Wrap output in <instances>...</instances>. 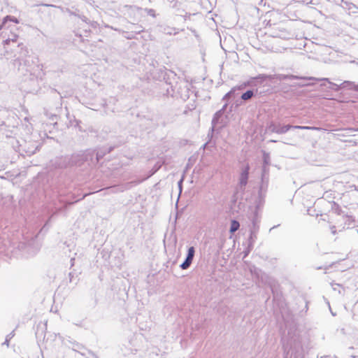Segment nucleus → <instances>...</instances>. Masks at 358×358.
<instances>
[{"label": "nucleus", "mask_w": 358, "mask_h": 358, "mask_svg": "<svg viewBox=\"0 0 358 358\" xmlns=\"http://www.w3.org/2000/svg\"><path fill=\"white\" fill-rule=\"evenodd\" d=\"M84 161V155L82 153H76L71 157L65 156L56 158L55 160L56 168H65L68 166L79 165Z\"/></svg>", "instance_id": "obj_1"}, {"label": "nucleus", "mask_w": 358, "mask_h": 358, "mask_svg": "<svg viewBox=\"0 0 358 358\" xmlns=\"http://www.w3.org/2000/svg\"><path fill=\"white\" fill-rule=\"evenodd\" d=\"M316 80L327 81L330 85L329 88L334 91H336V92L340 90L341 89H343V88H348L350 90H358V86L356 85L354 82H351V81H344L341 85H337L336 83H331L329 80V78H321V79L316 78Z\"/></svg>", "instance_id": "obj_2"}, {"label": "nucleus", "mask_w": 358, "mask_h": 358, "mask_svg": "<svg viewBox=\"0 0 358 358\" xmlns=\"http://www.w3.org/2000/svg\"><path fill=\"white\" fill-rule=\"evenodd\" d=\"M141 182V181H132L129 182H127L122 185L119 186H113L110 187L106 189V191L108 192V193H118V192H122L125 190L131 189L133 186H135Z\"/></svg>", "instance_id": "obj_3"}, {"label": "nucleus", "mask_w": 358, "mask_h": 358, "mask_svg": "<svg viewBox=\"0 0 358 358\" xmlns=\"http://www.w3.org/2000/svg\"><path fill=\"white\" fill-rule=\"evenodd\" d=\"M249 170L250 166L248 164H246V166H245L242 169L241 172L240 173L238 186L239 188L243 191L245 189V187L248 183L249 177Z\"/></svg>", "instance_id": "obj_4"}, {"label": "nucleus", "mask_w": 358, "mask_h": 358, "mask_svg": "<svg viewBox=\"0 0 358 358\" xmlns=\"http://www.w3.org/2000/svg\"><path fill=\"white\" fill-rule=\"evenodd\" d=\"M269 130L272 132L278 134H283L287 133L289 129H293V126L287 124L282 126L280 124H277L275 123H272L270 124L268 127Z\"/></svg>", "instance_id": "obj_5"}, {"label": "nucleus", "mask_w": 358, "mask_h": 358, "mask_svg": "<svg viewBox=\"0 0 358 358\" xmlns=\"http://www.w3.org/2000/svg\"><path fill=\"white\" fill-rule=\"evenodd\" d=\"M194 253H195L194 248V247L189 248L187 257H186L185 261L180 266V267L182 270L187 269L190 266V265L193 261L194 257Z\"/></svg>", "instance_id": "obj_6"}, {"label": "nucleus", "mask_w": 358, "mask_h": 358, "mask_svg": "<svg viewBox=\"0 0 358 358\" xmlns=\"http://www.w3.org/2000/svg\"><path fill=\"white\" fill-rule=\"evenodd\" d=\"M21 146L27 155H32L38 150L39 143L38 142H25V143Z\"/></svg>", "instance_id": "obj_7"}, {"label": "nucleus", "mask_w": 358, "mask_h": 358, "mask_svg": "<svg viewBox=\"0 0 358 358\" xmlns=\"http://www.w3.org/2000/svg\"><path fill=\"white\" fill-rule=\"evenodd\" d=\"M18 48L20 49V55L15 59V62H18L19 65H22V62L24 65L27 64L26 57L28 56V50L24 47L22 44L18 45Z\"/></svg>", "instance_id": "obj_8"}, {"label": "nucleus", "mask_w": 358, "mask_h": 358, "mask_svg": "<svg viewBox=\"0 0 358 358\" xmlns=\"http://www.w3.org/2000/svg\"><path fill=\"white\" fill-rule=\"evenodd\" d=\"M278 80H292V79H302V80H316V78L314 77H299L294 75H284L280 74L277 76Z\"/></svg>", "instance_id": "obj_9"}, {"label": "nucleus", "mask_w": 358, "mask_h": 358, "mask_svg": "<svg viewBox=\"0 0 358 358\" xmlns=\"http://www.w3.org/2000/svg\"><path fill=\"white\" fill-rule=\"evenodd\" d=\"M258 231L255 230H250V238H249V245L248 248H252L253 244L255 243L257 238Z\"/></svg>", "instance_id": "obj_10"}, {"label": "nucleus", "mask_w": 358, "mask_h": 358, "mask_svg": "<svg viewBox=\"0 0 358 358\" xmlns=\"http://www.w3.org/2000/svg\"><path fill=\"white\" fill-rule=\"evenodd\" d=\"M259 220H258L257 212H255L254 217L252 220V227H250V230H255L256 231H259Z\"/></svg>", "instance_id": "obj_11"}, {"label": "nucleus", "mask_w": 358, "mask_h": 358, "mask_svg": "<svg viewBox=\"0 0 358 358\" xmlns=\"http://www.w3.org/2000/svg\"><path fill=\"white\" fill-rule=\"evenodd\" d=\"M242 89L241 87H233L229 92H227L223 97V100L226 101L230 98H232V97H235V94H236V91L237 90H241Z\"/></svg>", "instance_id": "obj_12"}, {"label": "nucleus", "mask_w": 358, "mask_h": 358, "mask_svg": "<svg viewBox=\"0 0 358 358\" xmlns=\"http://www.w3.org/2000/svg\"><path fill=\"white\" fill-rule=\"evenodd\" d=\"M11 21L15 24H18L19 23V20L15 17H13V16H10V15H7L4 18H3V20L2 22V23L0 24V30L2 29V27L4 26L5 23L7 22V21Z\"/></svg>", "instance_id": "obj_13"}, {"label": "nucleus", "mask_w": 358, "mask_h": 358, "mask_svg": "<svg viewBox=\"0 0 358 358\" xmlns=\"http://www.w3.org/2000/svg\"><path fill=\"white\" fill-rule=\"evenodd\" d=\"M239 227H240L239 222L238 221L234 220L231 222V226H230L229 231L231 234H234V232H236L239 229Z\"/></svg>", "instance_id": "obj_14"}, {"label": "nucleus", "mask_w": 358, "mask_h": 358, "mask_svg": "<svg viewBox=\"0 0 358 358\" xmlns=\"http://www.w3.org/2000/svg\"><path fill=\"white\" fill-rule=\"evenodd\" d=\"M293 129H303V130H315V131H319V130L322 129L320 127H309V126H293Z\"/></svg>", "instance_id": "obj_15"}, {"label": "nucleus", "mask_w": 358, "mask_h": 358, "mask_svg": "<svg viewBox=\"0 0 358 358\" xmlns=\"http://www.w3.org/2000/svg\"><path fill=\"white\" fill-rule=\"evenodd\" d=\"M18 38V35L16 34H11V36H8L7 38H6L3 42L5 44L8 45L10 42H16Z\"/></svg>", "instance_id": "obj_16"}, {"label": "nucleus", "mask_w": 358, "mask_h": 358, "mask_svg": "<svg viewBox=\"0 0 358 358\" xmlns=\"http://www.w3.org/2000/svg\"><path fill=\"white\" fill-rule=\"evenodd\" d=\"M254 96V92L252 90H248L241 95V99L247 101L250 99Z\"/></svg>", "instance_id": "obj_17"}, {"label": "nucleus", "mask_w": 358, "mask_h": 358, "mask_svg": "<svg viewBox=\"0 0 358 358\" xmlns=\"http://www.w3.org/2000/svg\"><path fill=\"white\" fill-rule=\"evenodd\" d=\"M254 79L255 80H259L261 81H264V80H266L267 79H269V80L273 79V76H272L266 75V74H259L257 77L254 78Z\"/></svg>", "instance_id": "obj_18"}, {"label": "nucleus", "mask_w": 358, "mask_h": 358, "mask_svg": "<svg viewBox=\"0 0 358 358\" xmlns=\"http://www.w3.org/2000/svg\"><path fill=\"white\" fill-rule=\"evenodd\" d=\"M15 336V333H14V331H13L12 332H10L9 334H8L6 337V340L4 341V343H3V345H6L7 346L9 345V342L10 341V339Z\"/></svg>", "instance_id": "obj_19"}, {"label": "nucleus", "mask_w": 358, "mask_h": 358, "mask_svg": "<svg viewBox=\"0 0 358 358\" xmlns=\"http://www.w3.org/2000/svg\"><path fill=\"white\" fill-rule=\"evenodd\" d=\"M223 113L222 112V110H218L214 115L213 118V124H215L219 118L222 115Z\"/></svg>", "instance_id": "obj_20"}, {"label": "nucleus", "mask_w": 358, "mask_h": 358, "mask_svg": "<svg viewBox=\"0 0 358 358\" xmlns=\"http://www.w3.org/2000/svg\"><path fill=\"white\" fill-rule=\"evenodd\" d=\"M145 12L147 13V14L150 16H152L153 17H155V10L154 9H152V8H145Z\"/></svg>", "instance_id": "obj_21"}, {"label": "nucleus", "mask_w": 358, "mask_h": 358, "mask_svg": "<svg viewBox=\"0 0 358 358\" xmlns=\"http://www.w3.org/2000/svg\"><path fill=\"white\" fill-rule=\"evenodd\" d=\"M50 119L51 120V124H57V116L56 115H51L50 116Z\"/></svg>", "instance_id": "obj_22"}, {"label": "nucleus", "mask_w": 358, "mask_h": 358, "mask_svg": "<svg viewBox=\"0 0 358 358\" xmlns=\"http://www.w3.org/2000/svg\"><path fill=\"white\" fill-rule=\"evenodd\" d=\"M104 155V153H103L102 152L99 151L96 153V159L97 160H99L100 158H102L103 156Z\"/></svg>", "instance_id": "obj_23"}, {"label": "nucleus", "mask_w": 358, "mask_h": 358, "mask_svg": "<svg viewBox=\"0 0 358 358\" xmlns=\"http://www.w3.org/2000/svg\"><path fill=\"white\" fill-rule=\"evenodd\" d=\"M350 189L352 190H356L358 191V186H356L355 185H352L350 186Z\"/></svg>", "instance_id": "obj_24"}, {"label": "nucleus", "mask_w": 358, "mask_h": 358, "mask_svg": "<svg viewBox=\"0 0 358 358\" xmlns=\"http://www.w3.org/2000/svg\"><path fill=\"white\" fill-rule=\"evenodd\" d=\"M182 179H181L179 182H178V187L180 188V191L181 192L182 190Z\"/></svg>", "instance_id": "obj_25"}, {"label": "nucleus", "mask_w": 358, "mask_h": 358, "mask_svg": "<svg viewBox=\"0 0 358 358\" xmlns=\"http://www.w3.org/2000/svg\"><path fill=\"white\" fill-rule=\"evenodd\" d=\"M335 228H336L335 226H333V227H331V233L333 234H336V231Z\"/></svg>", "instance_id": "obj_26"}, {"label": "nucleus", "mask_w": 358, "mask_h": 358, "mask_svg": "<svg viewBox=\"0 0 358 358\" xmlns=\"http://www.w3.org/2000/svg\"><path fill=\"white\" fill-rule=\"evenodd\" d=\"M227 106V103H225V104L223 106L222 108H221V109H220V110H222V112L223 113H224V110H226Z\"/></svg>", "instance_id": "obj_27"}, {"label": "nucleus", "mask_w": 358, "mask_h": 358, "mask_svg": "<svg viewBox=\"0 0 358 358\" xmlns=\"http://www.w3.org/2000/svg\"><path fill=\"white\" fill-rule=\"evenodd\" d=\"M213 131H214V127H212V129H211L210 134V133H208V137H210V138L212 137V135H213Z\"/></svg>", "instance_id": "obj_28"}, {"label": "nucleus", "mask_w": 358, "mask_h": 358, "mask_svg": "<svg viewBox=\"0 0 358 358\" xmlns=\"http://www.w3.org/2000/svg\"><path fill=\"white\" fill-rule=\"evenodd\" d=\"M82 20H83V22H87V18L86 17H85V16H83V17H82Z\"/></svg>", "instance_id": "obj_29"}, {"label": "nucleus", "mask_w": 358, "mask_h": 358, "mask_svg": "<svg viewBox=\"0 0 358 358\" xmlns=\"http://www.w3.org/2000/svg\"><path fill=\"white\" fill-rule=\"evenodd\" d=\"M74 261H75V259L74 258H71V266L74 265Z\"/></svg>", "instance_id": "obj_30"}, {"label": "nucleus", "mask_w": 358, "mask_h": 358, "mask_svg": "<svg viewBox=\"0 0 358 358\" xmlns=\"http://www.w3.org/2000/svg\"><path fill=\"white\" fill-rule=\"evenodd\" d=\"M208 144H210V141H208V142L206 143L203 145V148H206Z\"/></svg>", "instance_id": "obj_31"}, {"label": "nucleus", "mask_w": 358, "mask_h": 358, "mask_svg": "<svg viewBox=\"0 0 358 358\" xmlns=\"http://www.w3.org/2000/svg\"><path fill=\"white\" fill-rule=\"evenodd\" d=\"M264 163L267 164L268 163L267 162V157L266 156V155H264Z\"/></svg>", "instance_id": "obj_32"}, {"label": "nucleus", "mask_w": 358, "mask_h": 358, "mask_svg": "<svg viewBox=\"0 0 358 358\" xmlns=\"http://www.w3.org/2000/svg\"><path fill=\"white\" fill-rule=\"evenodd\" d=\"M263 172H264V173H263V175H262V178H264V172H265V168H264V169H263Z\"/></svg>", "instance_id": "obj_33"}, {"label": "nucleus", "mask_w": 358, "mask_h": 358, "mask_svg": "<svg viewBox=\"0 0 358 358\" xmlns=\"http://www.w3.org/2000/svg\"><path fill=\"white\" fill-rule=\"evenodd\" d=\"M125 37H126L127 38H128V39H131V36H129V35H127V36H125Z\"/></svg>", "instance_id": "obj_34"}, {"label": "nucleus", "mask_w": 358, "mask_h": 358, "mask_svg": "<svg viewBox=\"0 0 358 358\" xmlns=\"http://www.w3.org/2000/svg\"><path fill=\"white\" fill-rule=\"evenodd\" d=\"M125 37H126L127 38H128V39H131V36H129V35H127V36H125Z\"/></svg>", "instance_id": "obj_35"}, {"label": "nucleus", "mask_w": 358, "mask_h": 358, "mask_svg": "<svg viewBox=\"0 0 358 358\" xmlns=\"http://www.w3.org/2000/svg\"><path fill=\"white\" fill-rule=\"evenodd\" d=\"M43 6H52V5H49V4H43Z\"/></svg>", "instance_id": "obj_36"}, {"label": "nucleus", "mask_w": 358, "mask_h": 358, "mask_svg": "<svg viewBox=\"0 0 358 358\" xmlns=\"http://www.w3.org/2000/svg\"><path fill=\"white\" fill-rule=\"evenodd\" d=\"M351 63H355V61H351ZM357 65H358V62H356Z\"/></svg>", "instance_id": "obj_37"}, {"label": "nucleus", "mask_w": 358, "mask_h": 358, "mask_svg": "<svg viewBox=\"0 0 358 358\" xmlns=\"http://www.w3.org/2000/svg\"><path fill=\"white\" fill-rule=\"evenodd\" d=\"M310 84H302V86H304V85H309Z\"/></svg>", "instance_id": "obj_38"}, {"label": "nucleus", "mask_w": 358, "mask_h": 358, "mask_svg": "<svg viewBox=\"0 0 358 358\" xmlns=\"http://www.w3.org/2000/svg\"><path fill=\"white\" fill-rule=\"evenodd\" d=\"M249 252V250L245 253V257L248 255V253Z\"/></svg>", "instance_id": "obj_39"}, {"label": "nucleus", "mask_w": 358, "mask_h": 358, "mask_svg": "<svg viewBox=\"0 0 358 358\" xmlns=\"http://www.w3.org/2000/svg\"><path fill=\"white\" fill-rule=\"evenodd\" d=\"M357 86H358V85H357Z\"/></svg>", "instance_id": "obj_40"}, {"label": "nucleus", "mask_w": 358, "mask_h": 358, "mask_svg": "<svg viewBox=\"0 0 358 358\" xmlns=\"http://www.w3.org/2000/svg\"><path fill=\"white\" fill-rule=\"evenodd\" d=\"M357 86H358V85H357Z\"/></svg>", "instance_id": "obj_41"}]
</instances>
